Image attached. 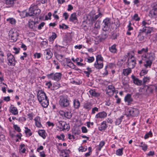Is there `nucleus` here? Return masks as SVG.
<instances>
[{
  "mask_svg": "<svg viewBox=\"0 0 157 157\" xmlns=\"http://www.w3.org/2000/svg\"><path fill=\"white\" fill-rule=\"evenodd\" d=\"M64 67L65 68H67V67H69L72 69H75V65L72 62H71L69 64H66L65 63H63Z\"/></svg>",
  "mask_w": 157,
  "mask_h": 157,
  "instance_id": "35",
  "label": "nucleus"
},
{
  "mask_svg": "<svg viewBox=\"0 0 157 157\" xmlns=\"http://www.w3.org/2000/svg\"><path fill=\"white\" fill-rule=\"evenodd\" d=\"M152 132L151 131H150L145 135L144 136V139H147L149 137H152Z\"/></svg>",
  "mask_w": 157,
  "mask_h": 157,
  "instance_id": "50",
  "label": "nucleus"
},
{
  "mask_svg": "<svg viewBox=\"0 0 157 157\" xmlns=\"http://www.w3.org/2000/svg\"><path fill=\"white\" fill-rule=\"evenodd\" d=\"M117 45L114 44L111 47H109V51L113 53H117V49L116 48Z\"/></svg>",
  "mask_w": 157,
  "mask_h": 157,
  "instance_id": "27",
  "label": "nucleus"
},
{
  "mask_svg": "<svg viewBox=\"0 0 157 157\" xmlns=\"http://www.w3.org/2000/svg\"><path fill=\"white\" fill-rule=\"evenodd\" d=\"M138 111L135 109L129 108L128 109V112L126 115L128 117H134L137 113Z\"/></svg>",
  "mask_w": 157,
  "mask_h": 157,
  "instance_id": "9",
  "label": "nucleus"
},
{
  "mask_svg": "<svg viewBox=\"0 0 157 157\" xmlns=\"http://www.w3.org/2000/svg\"><path fill=\"white\" fill-rule=\"evenodd\" d=\"M38 22L37 21H30L29 22L28 26L29 28L33 31L36 30L37 28Z\"/></svg>",
  "mask_w": 157,
  "mask_h": 157,
  "instance_id": "10",
  "label": "nucleus"
},
{
  "mask_svg": "<svg viewBox=\"0 0 157 157\" xmlns=\"http://www.w3.org/2000/svg\"><path fill=\"white\" fill-rule=\"evenodd\" d=\"M45 24V23L44 22H41L38 25H37V28L39 30L41 29L42 28L44 27Z\"/></svg>",
  "mask_w": 157,
  "mask_h": 157,
  "instance_id": "63",
  "label": "nucleus"
},
{
  "mask_svg": "<svg viewBox=\"0 0 157 157\" xmlns=\"http://www.w3.org/2000/svg\"><path fill=\"white\" fill-rule=\"evenodd\" d=\"M13 50H14L13 52L15 54H17L19 53L20 48H17L16 47H14L13 48Z\"/></svg>",
  "mask_w": 157,
  "mask_h": 157,
  "instance_id": "62",
  "label": "nucleus"
},
{
  "mask_svg": "<svg viewBox=\"0 0 157 157\" xmlns=\"http://www.w3.org/2000/svg\"><path fill=\"white\" fill-rule=\"evenodd\" d=\"M92 106V104L90 102L86 101L83 105V108L86 110L89 111L91 109Z\"/></svg>",
  "mask_w": 157,
  "mask_h": 157,
  "instance_id": "22",
  "label": "nucleus"
},
{
  "mask_svg": "<svg viewBox=\"0 0 157 157\" xmlns=\"http://www.w3.org/2000/svg\"><path fill=\"white\" fill-rule=\"evenodd\" d=\"M46 76L49 79H51L52 80H53L54 74L53 73H51L50 74L47 75Z\"/></svg>",
  "mask_w": 157,
  "mask_h": 157,
  "instance_id": "64",
  "label": "nucleus"
},
{
  "mask_svg": "<svg viewBox=\"0 0 157 157\" xmlns=\"http://www.w3.org/2000/svg\"><path fill=\"white\" fill-rule=\"evenodd\" d=\"M37 98L42 107L46 108L49 105V101L45 93L42 90H38Z\"/></svg>",
  "mask_w": 157,
  "mask_h": 157,
  "instance_id": "2",
  "label": "nucleus"
},
{
  "mask_svg": "<svg viewBox=\"0 0 157 157\" xmlns=\"http://www.w3.org/2000/svg\"><path fill=\"white\" fill-rule=\"evenodd\" d=\"M146 95H149L152 94L155 89H156V88L155 86L153 85H150L149 86L146 85Z\"/></svg>",
  "mask_w": 157,
  "mask_h": 157,
  "instance_id": "13",
  "label": "nucleus"
},
{
  "mask_svg": "<svg viewBox=\"0 0 157 157\" xmlns=\"http://www.w3.org/2000/svg\"><path fill=\"white\" fill-rule=\"evenodd\" d=\"M41 11L38 8L37 5H32L29 9V12L26 13V15L27 17L33 16L38 18Z\"/></svg>",
  "mask_w": 157,
  "mask_h": 157,
  "instance_id": "3",
  "label": "nucleus"
},
{
  "mask_svg": "<svg viewBox=\"0 0 157 157\" xmlns=\"http://www.w3.org/2000/svg\"><path fill=\"white\" fill-rule=\"evenodd\" d=\"M89 92L90 95L95 97H97L100 95V94L99 93L96 92L93 90H90L89 91Z\"/></svg>",
  "mask_w": 157,
  "mask_h": 157,
  "instance_id": "29",
  "label": "nucleus"
},
{
  "mask_svg": "<svg viewBox=\"0 0 157 157\" xmlns=\"http://www.w3.org/2000/svg\"><path fill=\"white\" fill-rule=\"evenodd\" d=\"M7 59L9 62L8 64L9 66H15L16 61L14 56L11 53L7 54Z\"/></svg>",
  "mask_w": 157,
  "mask_h": 157,
  "instance_id": "8",
  "label": "nucleus"
},
{
  "mask_svg": "<svg viewBox=\"0 0 157 157\" xmlns=\"http://www.w3.org/2000/svg\"><path fill=\"white\" fill-rule=\"evenodd\" d=\"M28 118L29 120H32L33 119V117L34 116V114L33 112L29 113L27 114Z\"/></svg>",
  "mask_w": 157,
  "mask_h": 157,
  "instance_id": "54",
  "label": "nucleus"
},
{
  "mask_svg": "<svg viewBox=\"0 0 157 157\" xmlns=\"http://www.w3.org/2000/svg\"><path fill=\"white\" fill-rule=\"evenodd\" d=\"M83 61V60L82 58H80L79 59V61L78 62H76L77 65L78 66H82L84 67L85 66L86 63H81V62H82Z\"/></svg>",
  "mask_w": 157,
  "mask_h": 157,
  "instance_id": "48",
  "label": "nucleus"
},
{
  "mask_svg": "<svg viewBox=\"0 0 157 157\" xmlns=\"http://www.w3.org/2000/svg\"><path fill=\"white\" fill-rule=\"evenodd\" d=\"M124 101L125 102L127 103V105H130L132 102L133 101V99L132 98L131 94H128L124 97Z\"/></svg>",
  "mask_w": 157,
  "mask_h": 157,
  "instance_id": "17",
  "label": "nucleus"
},
{
  "mask_svg": "<svg viewBox=\"0 0 157 157\" xmlns=\"http://www.w3.org/2000/svg\"><path fill=\"white\" fill-rule=\"evenodd\" d=\"M139 40L140 41L143 40L144 38L142 32H139L137 36Z\"/></svg>",
  "mask_w": 157,
  "mask_h": 157,
  "instance_id": "57",
  "label": "nucleus"
},
{
  "mask_svg": "<svg viewBox=\"0 0 157 157\" xmlns=\"http://www.w3.org/2000/svg\"><path fill=\"white\" fill-rule=\"evenodd\" d=\"M131 78L133 80L134 83L136 85L140 86L142 84V81L138 79L135 76L132 75L131 76Z\"/></svg>",
  "mask_w": 157,
  "mask_h": 157,
  "instance_id": "19",
  "label": "nucleus"
},
{
  "mask_svg": "<svg viewBox=\"0 0 157 157\" xmlns=\"http://www.w3.org/2000/svg\"><path fill=\"white\" fill-rule=\"evenodd\" d=\"M39 135L42 137L44 139H45L47 134L45 130L44 129H40L38 131V132Z\"/></svg>",
  "mask_w": 157,
  "mask_h": 157,
  "instance_id": "25",
  "label": "nucleus"
},
{
  "mask_svg": "<svg viewBox=\"0 0 157 157\" xmlns=\"http://www.w3.org/2000/svg\"><path fill=\"white\" fill-rule=\"evenodd\" d=\"M5 3L9 7L12 6L14 4L15 0H4Z\"/></svg>",
  "mask_w": 157,
  "mask_h": 157,
  "instance_id": "31",
  "label": "nucleus"
},
{
  "mask_svg": "<svg viewBox=\"0 0 157 157\" xmlns=\"http://www.w3.org/2000/svg\"><path fill=\"white\" fill-rule=\"evenodd\" d=\"M9 37L12 40V42H14L16 41L17 37L19 36L18 32L15 30L12 29L9 32Z\"/></svg>",
  "mask_w": 157,
  "mask_h": 157,
  "instance_id": "6",
  "label": "nucleus"
},
{
  "mask_svg": "<svg viewBox=\"0 0 157 157\" xmlns=\"http://www.w3.org/2000/svg\"><path fill=\"white\" fill-rule=\"evenodd\" d=\"M62 74L61 73H56L54 74L53 80L56 81H59L61 78Z\"/></svg>",
  "mask_w": 157,
  "mask_h": 157,
  "instance_id": "26",
  "label": "nucleus"
},
{
  "mask_svg": "<svg viewBox=\"0 0 157 157\" xmlns=\"http://www.w3.org/2000/svg\"><path fill=\"white\" fill-rule=\"evenodd\" d=\"M123 148H119L117 150L116 154L117 155L121 156L123 154Z\"/></svg>",
  "mask_w": 157,
  "mask_h": 157,
  "instance_id": "45",
  "label": "nucleus"
},
{
  "mask_svg": "<svg viewBox=\"0 0 157 157\" xmlns=\"http://www.w3.org/2000/svg\"><path fill=\"white\" fill-rule=\"evenodd\" d=\"M57 35L54 32H52V36H50L49 39V41H54V40L56 38Z\"/></svg>",
  "mask_w": 157,
  "mask_h": 157,
  "instance_id": "46",
  "label": "nucleus"
},
{
  "mask_svg": "<svg viewBox=\"0 0 157 157\" xmlns=\"http://www.w3.org/2000/svg\"><path fill=\"white\" fill-rule=\"evenodd\" d=\"M128 56V59H136L134 57V52H128L127 53V55H125L124 56L123 59L122 60V61H125Z\"/></svg>",
  "mask_w": 157,
  "mask_h": 157,
  "instance_id": "18",
  "label": "nucleus"
},
{
  "mask_svg": "<svg viewBox=\"0 0 157 157\" xmlns=\"http://www.w3.org/2000/svg\"><path fill=\"white\" fill-rule=\"evenodd\" d=\"M107 127L106 121H103L101 123L100 126L98 127V129L99 131H102L105 130L107 128Z\"/></svg>",
  "mask_w": 157,
  "mask_h": 157,
  "instance_id": "21",
  "label": "nucleus"
},
{
  "mask_svg": "<svg viewBox=\"0 0 157 157\" xmlns=\"http://www.w3.org/2000/svg\"><path fill=\"white\" fill-rule=\"evenodd\" d=\"M132 19L136 21H139L140 20V18L138 17L137 13H135L133 16Z\"/></svg>",
  "mask_w": 157,
  "mask_h": 157,
  "instance_id": "60",
  "label": "nucleus"
},
{
  "mask_svg": "<svg viewBox=\"0 0 157 157\" xmlns=\"http://www.w3.org/2000/svg\"><path fill=\"white\" fill-rule=\"evenodd\" d=\"M53 55L51 51L49 49L45 50L44 52L43 56L44 58L47 60L50 59Z\"/></svg>",
  "mask_w": 157,
  "mask_h": 157,
  "instance_id": "12",
  "label": "nucleus"
},
{
  "mask_svg": "<svg viewBox=\"0 0 157 157\" xmlns=\"http://www.w3.org/2000/svg\"><path fill=\"white\" fill-rule=\"evenodd\" d=\"M65 136L63 134H61L59 135H57L56 137V138L58 139L59 140H61L63 141H64L65 140Z\"/></svg>",
  "mask_w": 157,
  "mask_h": 157,
  "instance_id": "47",
  "label": "nucleus"
},
{
  "mask_svg": "<svg viewBox=\"0 0 157 157\" xmlns=\"http://www.w3.org/2000/svg\"><path fill=\"white\" fill-rule=\"evenodd\" d=\"M89 151L85 154V156L86 157H87L90 156L92 153V147H89L88 148Z\"/></svg>",
  "mask_w": 157,
  "mask_h": 157,
  "instance_id": "56",
  "label": "nucleus"
},
{
  "mask_svg": "<svg viewBox=\"0 0 157 157\" xmlns=\"http://www.w3.org/2000/svg\"><path fill=\"white\" fill-rule=\"evenodd\" d=\"M151 78L150 77H144L143 79V85H146L145 84L150 82Z\"/></svg>",
  "mask_w": 157,
  "mask_h": 157,
  "instance_id": "39",
  "label": "nucleus"
},
{
  "mask_svg": "<svg viewBox=\"0 0 157 157\" xmlns=\"http://www.w3.org/2000/svg\"><path fill=\"white\" fill-rule=\"evenodd\" d=\"M73 105L75 109H78L80 106V103L78 99H75L74 101Z\"/></svg>",
  "mask_w": 157,
  "mask_h": 157,
  "instance_id": "34",
  "label": "nucleus"
},
{
  "mask_svg": "<svg viewBox=\"0 0 157 157\" xmlns=\"http://www.w3.org/2000/svg\"><path fill=\"white\" fill-rule=\"evenodd\" d=\"M140 144L139 145V146L142 147V150L144 151H145L147 149L148 147L147 145L143 142H140Z\"/></svg>",
  "mask_w": 157,
  "mask_h": 157,
  "instance_id": "36",
  "label": "nucleus"
},
{
  "mask_svg": "<svg viewBox=\"0 0 157 157\" xmlns=\"http://www.w3.org/2000/svg\"><path fill=\"white\" fill-rule=\"evenodd\" d=\"M103 60V59L101 55H98L96 57V62H102Z\"/></svg>",
  "mask_w": 157,
  "mask_h": 157,
  "instance_id": "49",
  "label": "nucleus"
},
{
  "mask_svg": "<svg viewBox=\"0 0 157 157\" xmlns=\"http://www.w3.org/2000/svg\"><path fill=\"white\" fill-rule=\"evenodd\" d=\"M146 85H143V86L140 88L139 91L140 94L146 95Z\"/></svg>",
  "mask_w": 157,
  "mask_h": 157,
  "instance_id": "30",
  "label": "nucleus"
},
{
  "mask_svg": "<svg viewBox=\"0 0 157 157\" xmlns=\"http://www.w3.org/2000/svg\"><path fill=\"white\" fill-rule=\"evenodd\" d=\"M6 21L9 23L13 25H15L16 22V20L13 18H8L7 19Z\"/></svg>",
  "mask_w": 157,
  "mask_h": 157,
  "instance_id": "38",
  "label": "nucleus"
},
{
  "mask_svg": "<svg viewBox=\"0 0 157 157\" xmlns=\"http://www.w3.org/2000/svg\"><path fill=\"white\" fill-rule=\"evenodd\" d=\"M106 31H105L102 33V34L101 35V36L99 38V40L100 41H102L106 39L108 37L107 35L105 32Z\"/></svg>",
  "mask_w": 157,
  "mask_h": 157,
  "instance_id": "40",
  "label": "nucleus"
},
{
  "mask_svg": "<svg viewBox=\"0 0 157 157\" xmlns=\"http://www.w3.org/2000/svg\"><path fill=\"white\" fill-rule=\"evenodd\" d=\"M59 114L62 117H64L67 119H70L72 115L70 112L68 111H64L63 110H60L59 111Z\"/></svg>",
  "mask_w": 157,
  "mask_h": 157,
  "instance_id": "15",
  "label": "nucleus"
},
{
  "mask_svg": "<svg viewBox=\"0 0 157 157\" xmlns=\"http://www.w3.org/2000/svg\"><path fill=\"white\" fill-rule=\"evenodd\" d=\"M148 48H143L138 50L137 53L139 54H142L141 59L139 61V64L144 63V66L146 68H151L153 61L155 59V54L152 52H148Z\"/></svg>",
  "mask_w": 157,
  "mask_h": 157,
  "instance_id": "1",
  "label": "nucleus"
},
{
  "mask_svg": "<svg viewBox=\"0 0 157 157\" xmlns=\"http://www.w3.org/2000/svg\"><path fill=\"white\" fill-rule=\"evenodd\" d=\"M111 20L109 18L104 19L102 22V30L104 31H108L111 25Z\"/></svg>",
  "mask_w": 157,
  "mask_h": 157,
  "instance_id": "5",
  "label": "nucleus"
},
{
  "mask_svg": "<svg viewBox=\"0 0 157 157\" xmlns=\"http://www.w3.org/2000/svg\"><path fill=\"white\" fill-rule=\"evenodd\" d=\"M124 116H122L120 117L119 118H117L116 121H115V124L116 125H119L120 124L122 121V119L123 118Z\"/></svg>",
  "mask_w": 157,
  "mask_h": 157,
  "instance_id": "51",
  "label": "nucleus"
},
{
  "mask_svg": "<svg viewBox=\"0 0 157 157\" xmlns=\"http://www.w3.org/2000/svg\"><path fill=\"white\" fill-rule=\"evenodd\" d=\"M105 142L104 141H101L99 145L98 146V150L100 151L101 148L105 145Z\"/></svg>",
  "mask_w": 157,
  "mask_h": 157,
  "instance_id": "55",
  "label": "nucleus"
},
{
  "mask_svg": "<svg viewBox=\"0 0 157 157\" xmlns=\"http://www.w3.org/2000/svg\"><path fill=\"white\" fill-rule=\"evenodd\" d=\"M59 27L60 29H67L68 28V26L64 24H62L61 25H59Z\"/></svg>",
  "mask_w": 157,
  "mask_h": 157,
  "instance_id": "61",
  "label": "nucleus"
},
{
  "mask_svg": "<svg viewBox=\"0 0 157 157\" xmlns=\"http://www.w3.org/2000/svg\"><path fill=\"white\" fill-rule=\"evenodd\" d=\"M10 112L14 115H16L18 113L17 109L15 107H11L10 108Z\"/></svg>",
  "mask_w": 157,
  "mask_h": 157,
  "instance_id": "37",
  "label": "nucleus"
},
{
  "mask_svg": "<svg viewBox=\"0 0 157 157\" xmlns=\"http://www.w3.org/2000/svg\"><path fill=\"white\" fill-rule=\"evenodd\" d=\"M117 91V92L118 91L115 90L114 87L112 85L108 86L106 89V93L109 95H113L114 93Z\"/></svg>",
  "mask_w": 157,
  "mask_h": 157,
  "instance_id": "11",
  "label": "nucleus"
},
{
  "mask_svg": "<svg viewBox=\"0 0 157 157\" xmlns=\"http://www.w3.org/2000/svg\"><path fill=\"white\" fill-rule=\"evenodd\" d=\"M25 144H21L20 145L19 148V152L21 154L25 153L26 149L25 148Z\"/></svg>",
  "mask_w": 157,
  "mask_h": 157,
  "instance_id": "33",
  "label": "nucleus"
},
{
  "mask_svg": "<svg viewBox=\"0 0 157 157\" xmlns=\"http://www.w3.org/2000/svg\"><path fill=\"white\" fill-rule=\"evenodd\" d=\"M69 21L74 24H75L77 22L78 20L76 13H73L71 14L69 18Z\"/></svg>",
  "mask_w": 157,
  "mask_h": 157,
  "instance_id": "20",
  "label": "nucleus"
},
{
  "mask_svg": "<svg viewBox=\"0 0 157 157\" xmlns=\"http://www.w3.org/2000/svg\"><path fill=\"white\" fill-rule=\"evenodd\" d=\"M59 104L62 107H65L69 105V100L63 96H60L59 97Z\"/></svg>",
  "mask_w": 157,
  "mask_h": 157,
  "instance_id": "4",
  "label": "nucleus"
},
{
  "mask_svg": "<svg viewBox=\"0 0 157 157\" xmlns=\"http://www.w3.org/2000/svg\"><path fill=\"white\" fill-rule=\"evenodd\" d=\"M94 60V57L93 56H88V58H85V60L86 61L89 63H91L93 62Z\"/></svg>",
  "mask_w": 157,
  "mask_h": 157,
  "instance_id": "52",
  "label": "nucleus"
},
{
  "mask_svg": "<svg viewBox=\"0 0 157 157\" xmlns=\"http://www.w3.org/2000/svg\"><path fill=\"white\" fill-rule=\"evenodd\" d=\"M132 72L131 69L128 67V68L123 70L122 74L124 76H128Z\"/></svg>",
  "mask_w": 157,
  "mask_h": 157,
  "instance_id": "28",
  "label": "nucleus"
},
{
  "mask_svg": "<svg viewBox=\"0 0 157 157\" xmlns=\"http://www.w3.org/2000/svg\"><path fill=\"white\" fill-rule=\"evenodd\" d=\"M87 19L91 22H94V14L92 13H90L87 16Z\"/></svg>",
  "mask_w": 157,
  "mask_h": 157,
  "instance_id": "43",
  "label": "nucleus"
},
{
  "mask_svg": "<svg viewBox=\"0 0 157 157\" xmlns=\"http://www.w3.org/2000/svg\"><path fill=\"white\" fill-rule=\"evenodd\" d=\"M25 132L27 136L28 137L31 136L32 134L31 130L28 128L27 127H25Z\"/></svg>",
  "mask_w": 157,
  "mask_h": 157,
  "instance_id": "41",
  "label": "nucleus"
},
{
  "mask_svg": "<svg viewBox=\"0 0 157 157\" xmlns=\"http://www.w3.org/2000/svg\"><path fill=\"white\" fill-rule=\"evenodd\" d=\"M151 16L153 17H157V8H154L150 12Z\"/></svg>",
  "mask_w": 157,
  "mask_h": 157,
  "instance_id": "42",
  "label": "nucleus"
},
{
  "mask_svg": "<svg viewBox=\"0 0 157 157\" xmlns=\"http://www.w3.org/2000/svg\"><path fill=\"white\" fill-rule=\"evenodd\" d=\"M58 127L61 130L64 131H68L70 129V126L68 124L64 121H59L58 124Z\"/></svg>",
  "mask_w": 157,
  "mask_h": 157,
  "instance_id": "7",
  "label": "nucleus"
},
{
  "mask_svg": "<svg viewBox=\"0 0 157 157\" xmlns=\"http://www.w3.org/2000/svg\"><path fill=\"white\" fill-rule=\"evenodd\" d=\"M136 59H128L127 63L128 67L132 69L134 68L136 64Z\"/></svg>",
  "mask_w": 157,
  "mask_h": 157,
  "instance_id": "14",
  "label": "nucleus"
},
{
  "mask_svg": "<svg viewBox=\"0 0 157 157\" xmlns=\"http://www.w3.org/2000/svg\"><path fill=\"white\" fill-rule=\"evenodd\" d=\"M13 126V127L14 129L17 132H20L21 131V129L20 127L18 126L17 125L15 124L14 122H12Z\"/></svg>",
  "mask_w": 157,
  "mask_h": 157,
  "instance_id": "44",
  "label": "nucleus"
},
{
  "mask_svg": "<svg viewBox=\"0 0 157 157\" xmlns=\"http://www.w3.org/2000/svg\"><path fill=\"white\" fill-rule=\"evenodd\" d=\"M87 146L83 147L82 146L78 148L79 151L81 152H85L87 150Z\"/></svg>",
  "mask_w": 157,
  "mask_h": 157,
  "instance_id": "53",
  "label": "nucleus"
},
{
  "mask_svg": "<svg viewBox=\"0 0 157 157\" xmlns=\"http://www.w3.org/2000/svg\"><path fill=\"white\" fill-rule=\"evenodd\" d=\"M94 66L97 69H101L103 67V63L102 62L95 61L94 64Z\"/></svg>",
  "mask_w": 157,
  "mask_h": 157,
  "instance_id": "24",
  "label": "nucleus"
},
{
  "mask_svg": "<svg viewBox=\"0 0 157 157\" xmlns=\"http://www.w3.org/2000/svg\"><path fill=\"white\" fill-rule=\"evenodd\" d=\"M107 113L104 111L100 112L96 114L95 118L97 119H103L106 117Z\"/></svg>",
  "mask_w": 157,
  "mask_h": 157,
  "instance_id": "16",
  "label": "nucleus"
},
{
  "mask_svg": "<svg viewBox=\"0 0 157 157\" xmlns=\"http://www.w3.org/2000/svg\"><path fill=\"white\" fill-rule=\"evenodd\" d=\"M99 111V108L96 107L92 108L91 113L92 114H94L96 113V112Z\"/></svg>",
  "mask_w": 157,
  "mask_h": 157,
  "instance_id": "59",
  "label": "nucleus"
},
{
  "mask_svg": "<svg viewBox=\"0 0 157 157\" xmlns=\"http://www.w3.org/2000/svg\"><path fill=\"white\" fill-rule=\"evenodd\" d=\"M55 55L56 58L59 62H62L63 61H64L63 56V55L57 53Z\"/></svg>",
  "mask_w": 157,
  "mask_h": 157,
  "instance_id": "32",
  "label": "nucleus"
},
{
  "mask_svg": "<svg viewBox=\"0 0 157 157\" xmlns=\"http://www.w3.org/2000/svg\"><path fill=\"white\" fill-rule=\"evenodd\" d=\"M34 120L35 121V125L36 127L40 128L42 127L40 122V117L37 116L35 118Z\"/></svg>",
  "mask_w": 157,
  "mask_h": 157,
  "instance_id": "23",
  "label": "nucleus"
},
{
  "mask_svg": "<svg viewBox=\"0 0 157 157\" xmlns=\"http://www.w3.org/2000/svg\"><path fill=\"white\" fill-rule=\"evenodd\" d=\"M101 21H97L95 24L94 27L98 29H99L100 28Z\"/></svg>",
  "mask_w": 157,
  "mask_h": 157,
  "instance_id": "58",
  "label": "nucleus"
}]
</instances>
